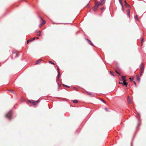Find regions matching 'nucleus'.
I'll return each mask as SVG.
<instances>
[{
	"instance_id": "f257e3e1",
	"label": "nucleus",
	"mask_w": 146,
	"mask_h": 146,
	"mask_svg": "<svg viewBox=\"0 0 146 146\" xmlns=\"http://www.w3.org/2000/svg\"><path fill=\"white\" fill-rule=\"evenodd\" d=\"M12 113L11 112V110L5 115V117L7 118L9 120H10L12 118Z\"/></svg>"
},
{
	"instance_id": "f03ea898",
	"label": "nucleus",
	"mask_w": 146,
	"mask_h": 146,
	"mask_svg": "<svg viewBox=\"0 0 146 146\" xmlns=\"http://www.w3.org/2000/svg\"><path fill=\"white\" fill-rule=\"evenodd\" d=\"M95 6L93 8V10L94 11L97 10L99 6L100 5V4L96 1L95 2Z\"/></svg>"
},
{
	"instance_id": "7ed1b4c3",
	"label": "nucleus",
	"mask_w": 146,
	"mask_h": 146,
	"mask_svg": "<svg viewBox=\"0 0 146 146\" xmlns=\"http://www.w3.org/2000/svg\"><path fill=\"white\" fill-rule=\"evenodd\" d=\"M140 75H142V73L144 71V66L143 65L141 64L140 66Z\"/></svg>"
},
{
	"instance_id": "20e7f679",
	"label": "nucleus",
	"mask_w": 146,
	"mask_h": 146,
	"mask_svg": "<svg viewBox=\"0 0 146 146\" xmlns=\"http://www.w3.org/2000/svg\"><path fill=\"white\" fill-rule=\"evenodd\" d=\"M39 18H40L41 20L42 21V22L40 23L39 25V27H41L45 23V21H44L42 19V18H41L40 17Z\"/></svg>"
},
{
	"instance_id": "39448f33",
	"label": "nucleus",
	"mask_w": 146,
	"mask_h": 146,
	"mask_svg": "<svg viewBox=\"0 0 146 146\" xmlns=\"http://www.w3.org/2000/svg\"><path fill=\"white\" fill-rule=\"evenodd\" d=\"M29 102L31 103H33L34 105H35V103H37L38 101V100H37L36 101H35L34 100H29Z\"/></svg>"
},
{
	"instance_id": "423d86ee",
	"label": "nucleus",
	"mask_w": 146,
	"mask_h": 146,
	"mask_svg": "<svg viewBox=\"0 0 146 146\" xmlns=\"http://www.w3.org/2000/svg\"><path fill=\"white\" fill-rule=\"evenodd\" d=\"M88 41V42L91 45L94 46L92 42L89 40L87 39H86Z\"/></svg>"
},
{
	"instance_id": "0eeeda50",
	"label": "nucleus",
	"mask_w": 146,
	"mask_h": 146,
	"mask_svg": "<svg viewBox=\"0 0 146 146\" xmlns=\"http://www.w3.org/2000/svg\"><path fill=\"white\" fill-rule=\"evenodd\" d=\"M123 83L122 84L123 85H125L126 87H127L128 83L125 82V81H123Z\"/></svg>"
},
{
	"instance_id": "6e6552de",
	"label": "nucleus",
	"mask_w": 146,
	"mask_h": 146,
	"mask_svg": "<svg viewBox=\"0 0 146 146\" xmlns=\"http://www.w3.org/2000/svg\"><path fill=\"white\" fill-rule=\"evenodd\" d=\"M127 13V16L129 18L130 17V10L129 9H127L126 10Z\"/></svg>"
},
{
	"instance_id": "1a4fd4ad",
	"label": "nucleus",
	"mask_w": 146,
	"mask_h": 146,
	"mask_svg": "<svg viewBox=\"0 0 146 146\" xmlns=\"http://www.w3.org/2000/svg\"><path fill=\"white\" fill-rule=\"evenodd\" d=\"M105 0H102L101 1V2L100 4V5H102L104 4L105 3Z\"/></svg>"
},
{
	"instance_id": "9d476101",
	"label": "nucleus",
	"mask_w": 146,
	"mask_h": 146,
	"mask_svg": "<svg viewBox=\"0 0 146 146\" xmlns=\"http://www.w3.org/2000/svg\"><path fill=\"white\" fill-rule=\"evenodd\" d=\"M123 81H126V77L125 76H123L121 77Z\"/></svg>"
},
{
	"instance_id": "9b49d317",
	"label": "nucleus",
	"mask_w": 146,
	"mask_h": 146,
	"mask_svg": "<svg viewBox=\"0 0 146 146\" xmlns=\"http://www.w3.org/2000/svg\"><path fill=\"white\" fill-rule=\"evenodd\" d=\"M119 3L121 5V7H123V5L122 3V0H119Z\"/></svg>"
},
{
	"instance_id": "f8f14e48",
	"label": "nucleus",
	"mask_w": 146,
	"mask_h": 146,
	"mask_svg": "<svg viewBox=\"0 0 146 146\" xmlns=\"http://www.w3.org/2000/svg\"><path fill=\"white\" fill-rule=\"evenodd\" d=\"M41 31H38L37 33V35L39 36H40L41 35Z\"/></svg>"
},
{
	"instance_id": "ddd939ff",
	"label": "nucleus",
	"mask_w": 146,
	"mask_h": 146,
	"mask_svg": "<svg viewBox=\"0 0 146 146\" xmlns=\"http://www.w3.org/2000/svg\"><path fill=\"white\" fill-rule=\"evenodd\" d=\"M41 60H38L36 62V63H35V64H39L40 63V62H41Z\"/></svg>"
},
{
	"instance_id": "4468645a",
	"label": "nucleus",
	"mask_w": 146,
	"mask_h": 146,
	"mask_svg": "<svg viewBox=\"0 0 146 146\" xmlns=\"http://www.w3.org/2000/svg\"><path fill=\"white\" fill-rule=\"evenodd\" d=\"M127 101L128 103H131V102L129 96H128V98L127 99Z\"/></svg>"
},
{
	"instance_id": "2eb2a0df",
	"label": "nucleus",
	"mask_w": 146,
	"mask_h": 146,
	"mask_svg": "<svg viewBox=\"0 0 146 146\" xmlns=\"http://www.w3.org/2000/svg\"><path fill=\"white\" fill-rule=\"evenodd\" d=\"M13 55H14L15 57H18V54L15 52H14L13 53Z\"/></svg>"
},
{
	"instance_id": "dca6fc26",
	"label": "nucleus",
	"mask_w": 146,
	"mask_h": 146,
	"mask_svg": "<svg viewBox=\"0 0 146 146\" xmlns=\"http://www.w3.org/2000/svg\"><path fill=\"white\" fill-rule=\"evenodd\" d=\"M60 71L59 70L58 71V75L57 76V79H58L59 78L60 76Z\"/></svg>"
},
{
	"instance_id": "f3484780",
	"label": "nucleus",
	"mask_w": 146,
	"mask_h": 146,
	"mask_svg": "<svg viewBox=\"0 0 146 146\" xmlns=\"http://www.w3.org/2000/svg\"><path fill=\"white\" fill-rule=\"evenodd\" d=\"M73 102L74 103H78V101L77 100H73Z\"/></svg>"
},
{
	"instance_id": "a211bd4d",
	"label": "nucleus",
	"mask_w": 146,
	"mask_h": 146,
	"mask_svg": "<svg viewBox=\"0 0 146 146\" xmlns=\"http://www.w3.org/2000/svg\"><path fill=\"white\" fill-rule=\"evenodd\" d=\"M90 95L92 96L93 95V93L92 92H87Z\"/></svg>"
},
{
	"instance_id": "6ab92c4d",
	"label": "nucleus",
	"mask_w": 146,
	"mask_h": 146,
	"mask_svg": "<svg viewBox=\"0 0 146 146\" xmlns=\"http://www.w3.org/2000/svg\"><path fill=\"white\" fill-rule=\"evenodd\" d=\"M134 18L135 19H137L138 21V16L137 15H136L134 17Z\"/></svg>"
},
{
	"instance_id": "aec40b11",
	"label": "nucleus",
	"mask_w": 146,
	"mask_h": 146,
	"mask_svg": "<svg viewBox=\"0 0 146 146\" xmlns=\"http://www.w3.org/2000/svg\"><path fill=\"white\" fill-rule=\"evenodd\" d=\"M137 80L139 82L140 80V78H139V77L138 75L137 76Z\"/></svg>"
},
{
	"instance_id": "412c9836",
	"label": "nucleus",
	"mask_w": 146,
	"mask_h": 146,
	"mask_svg": "<svg viewBox=\"0 0 146 146\" xmlns=\"http://www.w3.org/2000/svg\"><path fill=\"white\" fill-rule=\"evenodd\" d=\"M63 86H64L66 87H67V88H69L70 87L69 86H67V85H66L64 84H63Z\"/></svg>"
},
{
	"instance_id": "4be33fe9",
	"label": "nucleus",
	"mask_w": 146,
	"mask_h": 146,
	"mask_svg": "<svg viewBox=\"0 0 146 146\" xmlns=\"http://www.w3.org/2000/svg\"><path fill=\"white\" fill-rule=\"evenodd\" d=\"M49 62L50 64H54V63L53 62H52V61H49Z\"/></svg>"
},
{
	"instance_id": "5701e85b",
	"label": "nucleus",
	"mask_w": 146,
	"mask_h": 146,
	"mask_svg": "<svg viewBox=\"0 0 146 146\" xmlns=\"http://www.w3.org/2000/svg\"><path fill=\"white\" fill-rule=\"evenodd\" d=\"M123 81L122 80H121L120 82H119V84H122L123 83Z\"/></svg>"
},
{
	"instance_id": "b1692460",
	"label": "nucleus",
	"mask_w": 146,
	"mask_h": 146,
	"mask_svg": "<svg viewBox=\"0 0 146 146\" xmlns=\"http://www.w3.org/2000/svg\"><path fill=\"white\" fill-rule=\"evenodd\" d=\"M100 100L102 102H104V103L106 104V102L103 100L102 99H100Z\"/></svg>"
},
{
	"instance_id": "393cba45",
	"label": "nucleus",
	"mask_w": 146,
	"mask_h": 146,
	"mask_svg": "<svg viewBox=\"0 0 146 146\" xmlns=\"http://www.w3.org/2000/svg\"><path fill=\"white\" fill-rule=\"evenodd\" d=\"M125 5L126 6H128V4L126 2V1H125Z\"/></svg>"
},
{
	"instance_id": "a878e982",
	"label": "nucleus",
	"mask_w": 146,
	"mask_h": 146,
	"mask_svg": "<svg viewBox=\"0 0 146 146\" xmlns=\"http://www.w3.org/2000/svg\"><path fill=\"white\" fill-rule=\"evenodd\" d=\"M33 41L32 39H30L29 40L27 41V43L29 42V41L31 42Z\"/></svg>"
},
{
	"instance_id": "bb28decb",
	"label": "nucleus",
	"mask_w": 146,
	"mask_h": 146,
	"mask_svg": "<svg viewBox=\"0 0 146 146\" xmlns=\"http://www.w3.org/2000/svg\"><path fill=\"white\" fill-rule=\"evenodd\" d=\"M129 79L130 80V81H132L133 80V78H129Z\"/></svg>"
},
{
	"instance_id": "cd10ccee",
	"label": "nucleus",
	"mask_w": 146,
	"mask_h": 146,
	"mask_svg": "<svg viewBox=\"0 0 146 146\" xmlns=\"http://www.w3.org/2000/svg\"><path fill=\"white\" fill-rule=\"evenodd\" d=\"M116 73L117 74H119V75L120 74V73H119L116 70Z\"/></svg>"
},
{
	"instance_id": "c85d7f7f",
	"label": "nucleus",
	"mask_w": 146,
	"mask_h": 146,
	"mask_svg": "<svg viewBox=\"0 0 146 146\" xmlns=\"http://www.w3.org/2000/svg\"><path fill=\"white\" fill-rule=\"evenodd\" d=\"M105 110L106 111H108V108H105Z\"/></svg>"
},
{
	"instance_id": "c756f323",
	"label": "nucleus",
	"mask_w": 146,
	"mask_h": 146,
	"mask_svg": "<svg viewBox=\"0 0 146 146\" xmlns=\"http://www.w3.org/2000/svg\"><path fill=\"white\" fill-rule=\"evenodd\" d=\"M110 74H112V75L113 76H114V75L113 74L112 72L111 71H110Z\"/></svg>"
},
{
	"instance_id": "7c9ffc66",
	"label": "nucleus",
	"mask_w": 146,
	"mask_h": 146,
	"mask_svg": "<svg viewBox=\"0 0 146 146\" xmlns=\"http://www.w3.org/2000/svg\"><path fill=\"white\" fill-rule=\"evenodd\" d=\"M143 39H142L141 40V43L142 45V43H143Z\"/></svg>"
},
{
	"instance_id": "2f4dec72",
	"label": "nucleus",
	"mask_w": 146,
	"mask_h": 146,
	"mask_svg": "<svg viewBox=\"0 0 146 146\" xmlns=\"http://www.w3.org/2000/svg\"><path fill=\"white\" fill-rule=\"evenodd\" d=\"M36 38L35 37H34L32 39V40H35V39Z\"/></svg>"
},
{
	"instance_id": "473e14b6",
	"label": "nucleus",
	"mask_w": 146,
	"mask_h": 146,
	"mask_svg": "<svg viewBox=\"0 0 146 146\" xmlns=\"http://www.w3.org/2000/svg\"><path fill=\"white\" fill-rule=\"evenodd\" d=\"M57 69L58 71V70H59V68L58 67H57Z\"/></svg>"
},
{
	"instance_id": "72a5a7b5",
	"label": "nucleus",
	"mask_w": 146,
	"mask_h": 146,
	"mask_svg": "<svg viewBox=\"0 0 146 146\" xmlns=\"http://www.w3.org/2000/svg\"><path fill=\"white\" fill-rule=\"evenodd\" d=\"M35 38H36L37 39H38L39 38V37H35Z\"/></svg>"
},
{
	"instance_id": "f704fd0d",
	"label": "nucleus",
	"mask_w": 146,
	"mask_h": 146,
	"mask_svg": "<svg viewBox=\"0 0 146 146\" xmlns=\"http://www.w3.org/2000/svg\"><path fill=\"white\" fill-rule=\"evenodd\" d=\"M133 82L135 84V85H136V83H135V81H133Z\"/></svg>"
},
{
	"instance_id": "c9c22d12",
	"label": "nucleus",
	"mask_w": 146,
	"mask_h": 146,
	"mask_svg": "<svg viewBox=\"0 0 146 146\" xmlns=\"http://www.w3.org/2000/svg\"><path fill=\"white\" fill-rule=\"evenodd\" d=\"M122 10H123V8H122Z\"/></svg>"
},
{
	"instance_id": "e433bc0d",
	"label": "nucleus",
	"mask_w": 146,
	"mask_h": 146,
	"mask_svg": "<svg viewBox=\"0 0 146 146\" xmlns=\"http://www.w3.org/2000/svg\"><path fill=\"white\" fill-rule=\"evenodd\" d=\"M58 87H59V84L58 83Z\"/></svg>"
},
{
	"instance_id": "4c0bfd02",
	"label": "nucleus",
	"mask_w": 146,
	"mask_h": 146,
	"mask_svg": "<svg viewBox=\"0 0 146 146\" xmlns=\"http://www.w3.org/2000/svg\"><path fill=\"white\" fill-rule=\"evenodd\" d=\"M131 146H132V143H131Z\"/></svg>"
},
{
	"instance_id": "58836bf2",
	"label": "nucleus",
	"mask_w": 146,
	"mask_h": 146,
	"mask_svg": "<svg viewBox=\"0 0 146 146\" xmlns=\"http://www.w3.org/2000/svg\"><path fill=\"white\" fill-rule=\"evenodd\" d=\"M138 115H139V114H138Z\"/></svg>"
}]
</instances>
